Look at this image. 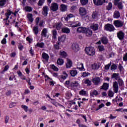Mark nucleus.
Masks as SVG:
<instances>
[{"label": "nucleus", "instance_id": "nucleus-3", "mask_svg": "<svg viewBox=\"0 0 127 127\" xmlns=\"http://www.w3.org/2000/svg\"><path fill=\"white\" fill-rule=\"evenodd\" d=\"M105 29L107 31H110V32H112V31H114L116 28H115L114 25L111 24H107L105 26Z\"/></svg>", "mask_w": 127, "mask_h": 127}, {"label": "nucleus", "instance_id": "nucleus-50", "mask_svg": "<svg viewBox=\"0 0 127 127\" xmlns=\"http://www.w3.org/2000/svg\"><path fill=\"white\" fill-rule=\"evenodd\" d=\"M52 69H53L54 71H57L59 70L58 69V67H57V66H55L54 64L52 65Z\"/></svg>", "mask_w": 127, "mask_h": 127}, {"label": "nucleus", "instance_id": "nucleus-26", "mask_svg": "<svg viewBox=\"0 0 127 127\" xmlns=\"http://www.w3.org/2000/svg\"><path fill=\"white\" fill-rule=\"evenodd\" d=\"M43 59H45L46 61H47L49 59V56L45 53H43L42 55Z\"/></svg>", "mask_w": 127, "mask_h": 127}, {"label": "nucleus", "instance_id": "nucleus-56", "mask_svg": "<svg viewBox=\"0 0 127 127\" xmlns=\"http://www.w3.org/2000/svg\"><path fill=\"white\" fill-rule=\"evenodd\" d=\"M118 8L119 9H123L124 8V5H123V4H122V2H119L118 4Z\"/></svg>", "mask_w": 127, "mask_h": 127}, {"label": "nucleus", "instance_id": "nucleus-35", "mask_svg": "<svg viewBox=\"0 0 127 127\" xmlns=\"http://www.w3.org/2000/svg\"><path fill=\"white\" fill-rule=\"evenodd\" d=\"M32 17V14L28 13L27 14V18L29 19V21H30V22H32L33 21V18Z\"/></svg>", "mask_w": 127, "mask_h": 127}, {"label": "nucleus", "instance_id": "nucleus-52", "mask_svg": "<svg viewBox=\"0 0 127 127\" xmlns=\"http://www.w3.org/2000/svg\"><path fill=\"white\" fill-rule=\"evenodd\" d=\"M114 92H113L112 90H109V93H108V96L109 97H114Z\"/></svg>", "mask_w": 127, "mask_h": 127}, {"label": "nucleus", "instance_id": "nucleus-22", "mask_svg": "<svg viewBox=\"0 0 127 127\" xmlns=\"http://www.w3.org/2000/svg\"><path fill=\"white\" fill-rule=\"evenodd\" d=\"M91 68L93 70H98V69H99V68H100V66H99V65H98L96 64H91Z\"/></svg>", "mask_w": 127, "mask_h": 127}, {"label": "nucleus", "instance_id": "nucleus-59", "mask_svg": "<svg viewBox=\"0 0 127 127\" xmlns=\"http://www.w3.org/2000/svg\"><path fill=\"white\" fill-rule=\"evenodd\" d=\"M16 104L14 102H12L10 104L9 107V108H13V107H15Z\"/></svg>", "mask_w": 127, "mask_h": 127}, {"label": "nucleus", "instance_id": "nucleus-60", "mask_svg": "<svg viewBox=\"0 0 127 127\" xmlns=\"http://www.w3.org/2000/svg\"><path fill=\"white\" fill-rule=\"evenodd\" d=\"M6 96H7L8 97H9L11 95V91L10 90H8L6 93H5Z\"/></svg>", "mask_w": 127, "mask_h": 127}, {"label": "nucleus", "instance_id": "nucleus-62", "mask_svg": "<svg viewBox=\"0 0 127 127\" xmlns=\"http://www.w3.org/2000/svg\"><path fill=\"white\" fill-rule=\"evenodd\" d=\"M45 81H50L52 79L50 78V77H48V75H45Z\"/></svg>", "mask_w": 127, "mask_h": 127}, {"label": "nucleus", "instance_id": "nucleus-20", "mask_svg": "<svg viewBox=\"0 0 127 127\" xmlns=\"http://www.w3.org/2000/svg\"><path fill=\"white\" fill-rule=\"evenodd\" d=\"M66 67V68H71V67H72V61L69 59L67 60Z\"/></svg>", "mask_w": 127, "mask_h": 127}, {"label": "nucleus", "instance_id": "nucleus-32", "mask_svg": "<svg viewBox=\"0 0 127 127\" xmlns=\"http://www.w3.org/2000/svg\"><path fill=\"white\" fill-rule=\"evenodd\" d=\"M102 89L105 90V91L108 90V89H109V84L107 83H104L102 86Z\"/></svg>", "mask_w": 127, "mask_h": 127}, {"label": "nucleus", "instance_id": "nucleus-4", "mask_svg": "<svg viewBox=\"0 0 127 127\" xmlns=\"http://www.w3.org/2000/svg\"><path fill=\"white\" fill-rule=\"evenodd\" d=\"M67 26H69V27H78L81 26V23L78 21L69 22Z\"/></svg>", "mask_w": 127, "mask_h": 127}, {"label": "nucleus", "instance_id": "nucleus-23", "mask_svg": "<svg viewBox=\"0 0 127 127\" xmlns=\"http://www.w3.org/2000/svg\"><path fill=\"white\" fill-rule=\"evenodd\" d=\"M84 33L86 34L87 36H91L92 32V30L86 28V30L84 32Z\"/></svg>", "mask_w": 127, "mask_h": 127}, {"label": "nucleus", "instance_id": "nucleus-2", "mask_svg": "<svg viewBox=\"0 0 127 127\" xmlns=\"http://www.w3.org/2000/svg\"><path fill=\"white\" fill-rule=\"evenodd\" d=\"M65 85L67 87L70 88H74L75 87H79V83L77 81H70V80H67L65 82Z\"/></svg>", "mask_w": 127, "mask_h": 127}, {"label": "nucleus", "instance_id": "nucleus-39", "mask_svg": "<svg viewBox=\"0 0 127 127\" xmlns=\"http://www.w3.org/2000/svg\"><path fill=\"white\" fill-rule=\"evenodd\" d=\"M25 11H27L28 12H30V11H32V8L30 6H25L24 7Z\"/></svg>", "mask_w": 127, "mask_h": 127}, {"label": "nucleus", "instance_id": "nucleus-7", "mask_svg": "<svg viewBox=\"0 0 127 127\" xmlns=\"http://www.w3.org/2000/svg\"><path fill=\"white\" fill-rule=\"evenodd\" d=\"M63 75H61L59 77L60 80L61 82H64V80H66L68 78V74L65 71L63 72Z\"/></svg>", "mask_w": 127, "mask_h": 127}, {"label": "nucleus", "instance_id": "nucleus-1", "mask_svg": "<svg viewBox=\"0 0 127 127\" xmlns=\"http://www.w3.org/2000/svg\"><path fill=\"white\" fill-rule=\"evenodd\" d=\"M85 52L89 56H94L96 54V50L92 47H86Z\"/></svg>", "mask_w": 127, "mask_h": 127}, {"label": "nucleus", "instance_id": "nucleus-21", "mask_svg": "<svg viewBox=\"0 0 127 127\" xmlns=\"http://www.w3.org/2000/svg\"><path fill=\"white\" fill-rule=\"evenodd\" d=\"M72 17H75V15L72 13H70L67 15V17H64V19L66 20V21H67L68 19H70V18H72Z\"/></svg>", "mask_w": 127, "mask_h": 127}, {"label": "nucleus", "instance_id": "nucleus-49", "mask_svg": "<svg viewBox=\"0 0 127 127\" xmlns=\"http://www.w3.org/2000/svg\"><path fill=\"white\" fill-rule=\"evenodd\" d=\"M22 109H23L24 111L25 112H28V107L26 106V105H22L21 106Z\"/></svg>", "mask_w": 127, "mask_h": 127}, {"label": "nucleus", "instance_id": "nucleus-9", "mask_svg": "<svg viewBox=\"0 0 127 127\" xmlns=\"http://www.w3.org/2000/svg\"><path fill=\"white\" fill-rule=\"evenodd\" d=\"M113 88L114 92L117 93L119 92V84L117 81L113 83Z\"/></svg>", "mask_w": 127, "mask_h": 127}, {"label": "nucleus", "instance_id": "nucleus-29", "mask_svg": "<svg viewBox=\"0 0 127 127\" xmlns=\"http://www.w3.org/2000/svg\"><path fill=\"white\" fill-rule=\"evenodd\" d=\"M70 74L72 77H75V76L78 74V71L76 70H72L70 71Z\"/></svg>", "mask_w": 127, "mask_h": 127}, {"label": "nucleus", "instance_id": "nucleus-55", "mask_svg": "<svg viewBox=\"0 0 127 127\" xmlns=\"http://www.w3.org/2000/svg\"><path fill=\"white\" fill-rule=\"evenodd\" d=\"M118 83L119 84V86H123V85H124V81H123L122 79L119 78L118 79Z\"/></svg>", "mask_w": 127, "mask_h": 127}, {"label": "nucleus", "instance_id": "nucleus-6", "mask_svg": "<svg viewBox=\"0 0 127 127\" xmlns=\"http://www.w3.org/2000/svg\"><path fill=\"white\" fill-rule=\"evenodd\" d=\"M114 24L116 27H122L124 25V22L121 20H116L114 21Z\"/></svg>", "mask_w": 127, "mask_h": 127}, {"label": "nucleus", "instance_id": "nucleus-58", "mask_svg": "<svg viewBox=\"0 0 127 127\" xmlns=\"http://www.w3.org/2000/svg\"><path fill=\"white\" fill-rule=\"evenodd\" d=\"M111 65H112V63H110L108 64H107L106 65H105V69L109 70V69H110V67H111Z\"/></svg>", "mask_w": 127, "mask_h": 127}, {"label": "nucleus", "instance_id": "nucleus-51", "mask_svg": "<svg viewBox=\"0 0 127 127\" xmlns=\"http://www.w3.org/2000/svg\"><path fill=\"white\" fill-rule=\"evenodd\" d=\"M5 4V0H0V6H3Z\"/></svg>", "mask_w": 127, "mask_h": 127}, {"label": "nucleus", "instance_id": "nucleus-40", "mask_svg": "<svg viewBox=\"0 0 127 127\" xmlns=\"http://www.w3.org/2000/svg\"><path fill=\"white\" fill-rule=\"evenodd\" d=\"M46 33H47V29L44 28L42 31V36H44V37H46Z\"/></svg>", "mask_w": 127, "mask_h": 127}, {"label": "nucleus", "instance_id": "nucleus-42", "mask_svg": "<svg viewBox=\"0 0 127 127\" xmlns=\"http://www.w3.org/2000/svg\"><path fill=\"white\" fill-rule=\"evenodd\" d=\"M60 54L61 56H62V57H64V58H65V57H67V53H66V52L64 51L60 52Z\"/></svg>", "mask_w": 127, "mask_h": 127}, {"label": "nucleus", "instance_id": "nucleus-16", "mask_svg": "<svg viewBox=\"0 0 127 127\" xmlns=\"http://www.w3.org/2000/svg\"><path fill=\"white\" fill-rule=\"evenodd\" d=\"M124 36L125 34L122 31L118 32L117 34V36L120 40H123V39H124Z\"/></svg>", "mask_w": 127, "mask_h": 127}, {"label": "nucleus", "instance_id": "nucleus-18", "mask_svg": "<svg viewBox=\"0 0 127 127\" xmlns=\"http://www.w3.org/2000/svg\"><path fill=\"white\" fill-rule=\"evenodd\" d=\"M93 2L95 5H102L104 3L102 0H93Z\"/></svg>", "mask_w": 127, "mask_h": 127}, {"label": "nucleus", "instance_id": "nucleus-36", "mask_svg": "<svg viewBox=\"0 0 127 127\" xmlns=\"http://www.w3.org/2000/svg\"><path fill=\"white\" fill-rule=\"evenodd\" d=\"M57 64L58 65H63L64 64V61L63 59H59L57 61Z\"/></svg>", "mask_w": 127, "mask_h": 127}, {"label": "nucleus", "instance_id": "nucleus-54", "mask_svg": "<svg viewBox=\"0 0 127 127\" xmlns=\"http://www.w3.org/2000/svg\"><path fill=\"white\" fill-rule=\"evenodd\" d=\"M44 1H45V0H40L38 3V5L41 6L44 3Z\"/></svg>", "mask_w": 127, "mask_h": 127}, {"label": "nucleus", "instance_id": "nucleus-61", "mask_svg": "<svg viewBox=\"0 0 127 127\" xmlns=\"http://www.w3.org/2000/svg\"><path fill=\"white\" fill-rule=\"evenodd\" d=\"M1 44H6V39L4 38L1 41Z\"/></svg>", "mask_w": 127, "mask_h": 127}, {"label": "nucleus", "instance_id": "nucleus-31", "mask_svg": "<svg viewBox=\"0 0 127 127\" xmlns=\"http://www.w3.org/2000/svg\"><path fill=\"white\" fill-rule=\"evenodd\" d=\"M52 32L53 33V38L54 39H57V31L56 30H54L52 31Z\"/></svg>", "mask_w": 127, "mask_h": 127}, {"label": "nucleus", "instance_id": "nucleus-57", "mask_svg": "<svg viewBox=\"0 0 127 127\" xmlns=\"http://www.w3.org/2000/svg\"><path fill=\"white\" fill-rule=\"evenodd\" d=\"M8 68H9V66L8 65H6L4 69L2 71L1 73H3L8 70Z\"/></svg>", "mask_w": 127, "mask_h": 127}, {"label": "nucleus", "instance_id": "nucleus-17", "mask_svg": "<svg viewBox=\"0 0 127 127\" xmlns=\"http://www.w3.org/2000/svg\"><path fill=\"white\" fill-rule=\"evenodd\" d=\"M77 69L80 70V71H85V68H84V64L79 63L77 65Z\"/></svg>", "mask_w": 127, "mask_h": 127}, {"label": "nucleus", "instance_id": "nucleus-12", "mask_svg": "<svg viewBox=\"0 0 127 127\" xmlns=\"http://www.w3.org/2000/svg\"><path fill=\"white\" fill-rule=\"evenodd\" d=\"M101 82V79L99 77H95L92 79V82L94 85H99Z\"/></svg>", "mask_w": 127, "mask_h": 127}, {"label": "nucleus", "instance_id": "nucleus-14", "mask_svg": "<svg viewBox=\"0 0 127 127\" xmlns=\"http://www.w3.org/2000/svg\"><path fill=\"white\" fill-rule=\"evenodd\" d=\"M90 28L94 31H96L99 29V24H92L90 25Z\"/></svg>", "mask_w": 127, "mask_h": 127}, {"label": "nucleus", "instance_id": "nucleus-48", "mask_svg": "<svg viewBox=\"0 0 127 127\" xmlns=\"http://www.w3.org/2000/svg\"><path fill=\"white\" fill-rule=\"evenodd\" d=\"M85 84H87L88 86H91L92 85V82L89 79H86L84 80Z\"/></svg>", "mask_w": 127, "mask_h": 127}, {"label": "nucleus", "instance_id": "nucleus-10", "mask_svg": "<svg viewBox=\"0 0 127 127\" xmlns=\"http://www.w3.org/2000/svg\"><path fill=\"white\" fill-rule=\"evenodd\" d=\"M59 8L58 4L56 3H53L51 4V9L53 11H56V10H58Z\"/></svg>", "mask_w": 127, "mask_h": 127}, {"label": "nucleus", "instance_id": "nucleus-46", "mask_svg": "<svg viewBox=\"0 0 127 127\" xmlns=\"http://www.w3.org/2000/svg\"><path fill=\"white\" fill-rule=\"evenodd\" d=\"M88 0H80V2L82 5H86V4L88 3Z\"/></svg>", "mask_w": 127, "mask_h": 127}, {"label": "nucleus", "instance_id": "nucleus-19", "mask_svg": "<svg viewBox=\"0 0 127 127\" xmlns=\"http://www.w3.org/2000/svg\"><path fill=\"white\" fill-rule=\"evenodd\" d=\"M120 16H121V14H120V12L119 11H115L114 12L113 17L114 18H120Z\"/></svg>", "mask_w": 127, "mask_h": 127}, {"label": "nucleus", "instance_id": "nucleus-53", "mask_svg": "<svg viewBox=\"0 0 127 127\" xmlns=\"http://www.w3.org/2000/svg\"><path fill=\"white\" fill-rule=\"evenodd\" d=\"M89 75H90V73L84 72L81 74V76L82 77H87V76H89Z\"/></svg>", "mask_w": 127, "mask_h": 127}, {"label": "nucleus", "instance_id": "nucleus-28", "mask_svg": "<svg viewBox=\"0 0 127 127\" xmlns=\"http://www.w3.org/2000/svg\"><path fill=\"white\" fill-rule=\"evenodd\" d=\"M101 40L102 43H103V44H108V41L107 37H103L101 38Z\"/></svg>", "mask_w": 127, "mask_h": 127}, {"label": "nucleus", "instance_id": "nucleus-37", "mask_svg": "<svg viewBox=\"0 0 127 127\" xmlns=\"http://www.w3.org/2000/svg\"><path fill=\"white\" fill-rule=\"evenodd\" d=\"M12 12L10 10H8L7 13H5V16L6 17V19H4L3 20H7L8 18H9V15L11 14Z\"/></svg>", "mask_w": 127, "mask_h": 127}, {"label": "nucleus", "instance_id": "nucleus-25", "mask_svg": "<svg viewBox=\"0 0 127 127\" xmlns=\"http://www.w3.org/2000/svg\"><path fill=\"white\" fill-rule=\"evenodd\" d=\"M66 40V36L63 35L59 37V41L60 42H64Z\"/></svg>", "mask_w": 127, "mask_h": 127}, {"label": "nucleus", "instance_id": "nucleus-34", "mask_svg": "<svg viewBox=\"0 0 127 127\" xmlns=\"http://www.w3.org/2000/svg\"><path fill=\"white\" fill-rule=\"evenodd\" d=\"M119 73H114L112 75V78L113 79H115V80H118L120 79V76Z\"/></svg>", "mask_w": 127, "mask_h": 127}, {"label": "nucleus", "instance_id": "nucleus-5", "mask_svg": "<svg viewBox=\"0 0 127 127\" xmlns=\"http://www.w3.org/2000/svg\"><path fill=\"white\" fill-rule=\"evenodd\" d=\"M71 48L73 51L74 52H78L80 48L79 47V45L77 43H73L71 45Z\"/></svg>", "mask_w": 127, "mask_h": 127}, {"label": "nucleus", "instance_id": "nucleus-30", "mask_svg": "<svg viewBox=\"0 0 127 127\" xmlns=\"http://www.w3.org/2000/svg\"><path fill=\"white\" fill-rule=\"evenodd\" d=\"M79 94L81 96H88V93L87 92V91L84 90H81L79 91Z\"/></svg>", "mask_w": 127, "mask_h": 127}, {"label": "nucleus", "instance_id": "nucleus-47", "mask_svg": "<svg viewBox=\"0 0 127 127\" xmlns=\"http://www.w3.org/2000/svg\"><path fill=\"white\" fill-rule=\"evenodd\" d=\"M118 68V65H116V64H113L111 65V70L114 71V70H117Z\"/></svg>", "mask_w": 127, "mask_h": 127}, {"label": "nucleus", "instance_id": "nucleus-11", "mask_svg": "<svg viewBox=\"0 0 127 127\" xmlns=\"http://www.w3.org/2000/svg\"><path fill=\"white\" fill-rule=\"evenodd\" d=\"M62 27H63V24L62 23H56L55 25L53 26V28H56L57 30H60Z\"/></svg>", "mask_w": 127, "mask_h": 127}, {"label": "nucleus", "instance_id": "nucleus-27", "mask_svg": "<svg viewBox=\"0 0 127 127\" xmlns=\"http://www.w3.org/2000/svg\"><path fill=\"white\" fill-rule=\"evenodd\" d=\"M44 43H37V44L35 45V47H40V48H44Z\"/></svg>", "mask_w": 127, "mask_h": 127}, {"label": "nucleus", "instance_id": "nucleus-63", "mask_svg": "<svg viewBox=\"0 0 127 127\" xmlns=\"http://www.w3.org/2000/svg\"><path fill=\"white\" fill-rule=\"evenodd\" d=\"M18 46L19 50H22L23 49V46L22 45L19 44Z\"/></svg>", "mask_w": 127, "mask_h": 127}, {"label": "nucleus", "instance_id": "nucleus-45", "mask_svg": "<svg viewBox=\"0 0 127 127\" xmlns=\"http://www.w3.org/2000/svg\"><path fill=\"white\" fill-rule=\"evenodd\" d=\"M98 49L100 51H105V47L103 45H99L98 46Z\"/></svg>", "mask_w": 127, "mask_h": 127}, {"label": "nucleus", "instance_id": "nucleus-15", "mask_svg": "<svg viewBox=\"0 0 127 127\" xmlns=\"http://www.w3.org/2000/svg\"><path fill=\"white\" fill-rule=\"evenodd\" d=\"M86 29L87 28L85 27H78L77 28L76 31H77V32H79V33H85V32H86Z\"/></svg>", "mask_w": 127, "mask_h": 127}, {"label": "nucleus", "instance_id": "nucleus-41", "mask_svg": "<svg viewBox=\"0 0 127 127\" xmlns=\"http://www.w3.org/2000/svg\"><path fill=\"white\" fill-rule=\"evenodd\" d=\"M91 95H93V96H98L99 95V92L96 90H94L92 91L90 93Z\"/></svg>", "mask_w": 127, "mask_h": 127}, {"label": "nucleus", "instance_id": "nucleus-43", "mask_svg": "<svg viewBox=\"0 0 127 127\" xmlns=\"http://www.w3.org/2000/svg\"><path fill=\"white\" fill-rule=\"evenodd\" d=\"M106 7L108 10H111L113 8V4L111 2H109Z\"/></svg>", "mask_w": 127, "mask_h": 127}, {"label": "nucleus", "instance_id": "nucleus-64", "mask_svg": "<svg viewBox=\"0 0 127 127\" xmlns=\"http://www.w3.org/2000/svg\"><path fill=\"white\" fill-rule=\"evenodd\" d=\"M123 60L124 61H127V53H126L123 57Z\"/></svg>", "mask_w": 127, "mask_h": 127}, {"label": "nucleus", "instance_id": "nucleus-44", "mask_svg": "<svg viewBox=\"0 0 127 127\" xmlns=\"http://www.w3.org/2000/svg\"><path fill=\"white\" fill-rule=\"evenodd\" d=\"M33 30L35 34H36V35L38 34V27L34 26L33 27Z\"/></svg>", "mask_w": 127, "mask_h": 127}, {"label": "nucleus", "instance_id": "nucleus-24", "mask_svg": "<svg viewBox=\"0 0 127 127\" xmlns=\"http://www.w3.org/2000/svg\"><path fill=\"white\" fill-rule=\"evenodd\" d=\"M62 31L64 33H70V29L67 27L63 28Z\"/></svg>", "mask_w": 127, "mask_h": 127}, {"label": "nucleus", "instance_id": "nucleus-33", "mask_svg": "<svg viewBox=\"0 0 127 127\" xmlns=\"http://www.w3.org/2000/svg\"><path fill=\"white\" fill-rule=\"evenodd\" d=\"M61 10H62V11H66V10H67V6H66L64 4H61Z\"/></svg>", "mask_w": 127, "mask_h": 127}, {"label": "nucleus", "instance_id": "nucleus-13", "mask_svg": "<svg viewBox=\"0 0 127 127\" xmlns=\"http://www.w3.org/2000/svg\"><path fill=\"white\" fill-rule=\"evenodd\" d=\"M42 14L45 16H46L48 14V7L47 6H45L43 8V11L42 12Z\"/></svg>", "mask_w": 127, "mask_h": 127}, {"label": "nucleus", "instance_id": "nucleus-38", "mask_svg": "<svg viewBox=\"0 0 127 127\" xmlns=\"http://www.w3.org/2000/svg\"><path fill=\"white\" fill-rule=\"evenodd\" d=\"M92 16L93 19H96V18H98V17L99 16V14H98L97 12H94L92 13Z\"/></svg>", "mask_w": 127, "mask_h": 127}, {"label": "nucleus", "instance_id": "nucleus-8", "mask_svg": "<svg viewBox=\"0 0 127 127\" xmlns=\"http://www.w3.org/2000/svg\"><path fill=\"white\" fill-rule=\"evenodd\" d=\"M78 10L79 14L81 15V16H84L87 14V10H86V8L84 7H80Z\"/></svg>", "mask_w": 127, "mask_h": 127}]
</instances>
